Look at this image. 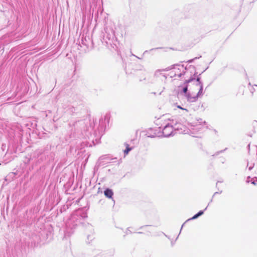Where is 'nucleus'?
I'll use <instances>...</instances> for the list:
<instances>
[{
    "mask_svg": "<svg viewBox=\"0 0 257 257\" xmlns=\"http://www.w3.org/2000/svg\"><path fill=\"white\" fill-rule=\"evenodd\" d=\"M202 86L198 80L197 81L193 83L192 86L190 87L187 97L191 101H194L202 95Z\"/></svg>",
    "mask_w": 257,
    "mask_h": 257,
    "instance_id": "obj_1",
    "label": "nucleus"
},
{
    "mask_svg": "<svg viewBox=\"0 0 257 257\" xmlns=\"http://www.w3.org/2000/svg\"><path fill=\"white\" fill-rule=\"evenodd\" d=\"M113 194V193L111 189L107 188L104 191V195L106 197L111 198H112Z\"/></svg>",
    "mask_w": 257,
    "mask_h": 257,
    "instance_id": "obj_2",
    "label": "nucleus"
},
{
    "mask_svg": "<svg viewBox=\"0 0 257 257\" xmlns=\"http://www.w3.org/2000/svg\"><path fill=\"white\" fill-rule=\"evenodd\" d=\"M203 213L204 212H203V211H200L197 214H195L194 216H193L189 220L195 219L197 218V217H198L199 216H200L201 215H202L203 214Z\"/></svg>",
    "mask_w": 257,
    "mask_h": 257,
    "instance_id": "obj_3",
    "label": "nucleus"
},
{
    "mask_svg": "<svg viewBox=\"0 0 257 257\" xmlns=\"http://www.w3.org/2000/svg\"><path fill=\"white\" fill-rule=\"evenodd\" d=\"M125 145L126 146V149L124 150V153L125 155H126L128 154V152L132 150V148L129 147V145L127 144H126Z\"/></svg>",
    "mask_w": 257,
    "mask_h": 257,
    "instance_id": "obj_4",
    "label": "nucleus"
},
{
    "mask_svg": "<svg viewBox=\"0 0 257 257\" xmlns=\"http://www.w3.org/2000/svg\"><path fill=\"white\" fill-rule=\"evenodd\" d=\"M197 58H195L194 59H190V60H187V61H186L185 62L186 63H191L192 62H193V61L195 60V59H196Z\"/></svg>",
    "mask_w": 257,
    "mask_h": 257,
    "instance_id": "obj_5",
    "label": "nucleus"
},
{
    "mask_svg": "<svg viewBox=\"0 0 257 257\" xmlns=\"http://www.w3.org/2000/svg\"><path fill=\"white\" fill-rule=\"evenodd\" d=\"M187 90H188V88H187V86H185L183 89V92L184 93H187Z\"/></svg>",
    "mask_w": 257,
    "mask_h": 257,
    "instance_id": "obj_6",
    "label": "nucleus"
},
{
    "mask_svg": "<svg viewBox=\"0 0 257 257\" xmlns=\"http://www.w3.org/2000/svg\"><path fill=\"white\" fill-rule=\"evenodd\" d=\"M147 226H142V227H141V229H144V228H146Z\"/></svg>",
    "mask_w": 257,
    "mask_h": 257,
    "instance_id": "obj_7",
    "label": "nucleus"
},
{
    "mask_svg": "<svg viewBox=\"0 0 257 257\" xmlns=\"http://www.w3.org/2000/svg\"><path fill=\"white\" fill-rule=\"evenodd\" d=\"M137 233H144V232L138 231V232H137Z\"/></svg>",
    "mask_w": 257,
    "mask_h": 257,
    "instance_id": "obj_8",
    "label": "nucleus"
}]
</instances>
